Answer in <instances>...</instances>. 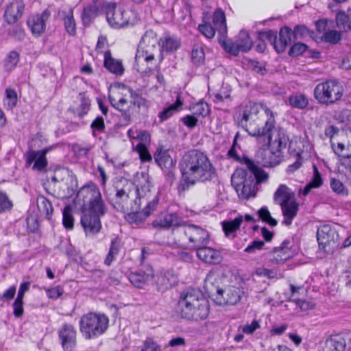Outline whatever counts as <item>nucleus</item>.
<instances>
[{"mask_svg":"<svg viewBox=\"0 0 351 351\" xmlns=\"http://www.w3.org/2000/svg\"><path fill=\"white\" fill-rule=\"evenodd\" d=\"M180 169L182 174L180 186L184 191L197 182L206 183L217 178V170L208 156L197 149H191L184 154Z\"/></svg>","mask_w":351,"mask_h":351,"instance_id":"f257e3e1","label":"nucleus"},{"mask_svg":"<svg viewBox=\"0 0 351 351\" xmlns=\"http://www.w3.org/2000/svg\"><path fill=\"white\" fill-rule=\"evenodd\" d=\"M209 311L208 301L199 289L189 288L180 293L176 312L182 319L200 322L208 317Z\"/></svg>","mask_w":351,"mask_h":351,"instance_id":"f03ea898","label":"nucleus"},{"mask_svg":"<svg viewBox=\"0 0 351 351\" xmlns=\"http://www.w3.org/2000/svg\"><path fill=\"white\" fill-rule=\"evenodd\" d=\"M247 170L238 169L232 176L231 183L240 197L247 199L256 195L257 184L267 181L268 174L251 159L246 160Z\"/></svg>","mask_w":351,"mask_h":351,"instance_id":"7ed1b4c3","label":"nucleus"},{"mask_svg":"<svg viewBox=\"0 0 351 351\" xmlns=\"http://www.w3.org/2000/svg\"><path fill=\"white\" fill-rule=\"evenodd\" d=\"M265 111L267 119L264 126L256 128L253 132H249V135L258 138H266L265 145L269 148L271 153L279 157L291 141L284 128L275 126L276 121L273 112L268 108H266Z\"/></svg>","mask_w":351,"mask_h":351,"instance_id":"20e7f679","label":"nucleus"},{"mask_svg":"<svg viewBox=\"0 0 351 351\" xmlns=\"http://www.w3.org/2000/svg\"><path fill=\"white\" fill-rule=\"evenodd\" d=\"M130 100L123 97L116 98L109 95L108 99L111 106L120 112V117L124 125L130 124L134 120L140 119L141 111L147 110L149 101L140 94L138 90L128 88Z\"/></svg>","mask_w":351,"mask_h":351,"instance_id":"39448f33","label":"nucleus"},{"mask_svg":"<svg viewBox=\"0 0 351 351\" xmlns=\"http://www.w3.org/2000/svg\"><path fill=\"white\" fill-rule=\"evenodd\" d=\"M113 188L115 193L112 198V205L117 211L125 213L129 209L128 202L131 199H134L130 209L141 208V192L139 187H136L134 182L124 178H116Z\"/></svg>","mask_w":351,"mask_h":351,"instance_id":"423d86ee","label":"nucleus"},{"mask_svg":"<svg viewBox=\"0 0 351 351\" xmlns=\"http://www.w3.org/2000/svg\"><path fill=\"white\" fill-rule=\"evenodd\" d=\"M109 319L104 313H88L79 322L80 331L86 340L96 339L106 332Z\"/></svg>","mask_w":351,"mask_h":351,"instance_id":"0eeeda50","label":"nucleus"},{"mask_svg":"<svg viewBox=\"0 0 351 351\" xmlns=\"http://www.w3.org/2000/svg\"><path fill=\"white\" fill-rule=\"evenodd\" d=\"M343 94V86L335 80L319 83L313 90V96L318 104L327 106L337 103L341 99Z\"/></svg>","mask_w":351,"mask_h":351,"instance_id":"6e6552de","label":"nucleus"},{"mask_svg":"<svg viewBox=\"0 0 351 351\" xmlns=\"http://www.w3.org/2000/svg\"><path fill=\"white\" fill-rule=\"evenodd\" d=\"M101 8L106 14L108 24L114 29L125 27L129 24V18L126 16L125 10L117 8L115 3L104 1Z\"/></svg>","mask_w":351,"mask_h":351,"instance_id":"1a4fd4ad","label":"nucleus"},{"mask_svg":"<svg viewBox=\"0 0 351 351\" xmlns=\"http://www.w3.org/2000/svg\"><path fill=\"white\" fill-rule=\"evenodd\" d=\"M317 240L321 250L330 253L339 245V236L334 227L324 224L317 229Z\"/></svg>","mask_w":351,"mask_h":351,"instance_id":"9d476101","label":"nucleus"},{"mask_svg":"<svg viewBox=\"0 0 351 351\" xmlns=\"http://www.w3.org/2000/svg\"><path fill=\"white\" fill-rule=\"evenodd\" d=\"M253 43L249 34L245 30L240 31L234 43L232 41L223 42V49L233 56H237L239 51L247 52L252 47Z\"/></svg>","mask_w":351,"mask_h":351,"instance_id":"9b49d317","label":"nucleus"},{"mask_svg":"<svg viewBox=\"0 0 351 351\" xmlns=\"http://www.w3.org/2000/svg\"><path fill=\"white\" fill-rule=\"evenodd\" d=\"M58 338L64 351H74L77 345V330L71 324H64L59 328Z\"/></svg>","mask_w":351,"mask_h":351,"instance_id":"f8f14e48","label":"nucleus"},{"mask_svg":"<svg viewBox=\"0 0 351 351\" xmlns=\"http://www.w3.org/2000/svg\"><path fill=\"white\" fill-rule=\"evenodd\" d=\"M156 163L163 170L169 179H174V169L176 161H174L169 153L168 149H164L159 147L154 154Z\"/></svg>","mask_w":351,"mask_h":351,"instance_id":"ddd939ff","label":"nucleus"},{"mask_svg":"<svg viewBox=\"0 0 351 351\" xmlns=\"http://www.w3.org/2000/svg\"><path fill=\"white\" fill-rule=\"evenodd\" d=\"M51 150V147H45L41 150H29L25 154L26 166H30L33 162L32 169L40 172L45 171L48 165L46 158L47 154Z\"/></svg>","mask_w":351,"mask_h":351,"instance_id":"4468645a","label":"nucleus"},{"mask_svg":"<svg viewBox=\"0 0 351 351\" xmlns=\"http://www.w3.org/2000/svg\"><path fill=\"white\" fill-rule=\"evenodd\" d=\"M183 232L194 247L197 248L206 244L208 241V232L200 226L193 224L185 226Z\"/></svg>","mask_w":351,"mask_h":351,"instance_id":"2eb2a0df","label":"nucleus"},{"mask_svg":"<svg viewBox=\"0 0 351 351\" xmlns=\"http://www.w3.org/2000/svg\"><path fill=\"white\" fill-rule=\"evenodd\" d=\"M154 60V54L149 52L147 49H145L141 46H138L134 64V68L141 73H148L151 72L152 69L149 64H152Z\"/></svg>","mask_w":351,"mask_h":351,"instance_id":"dca6fc26","label":"nucleus"},{"mask_svg":"<svg viewBox=\"0 0 351 351\" xmlns=\"http://www.w3.org/2000/svg\"><path fill=\"white\" fill-rule=\"evenodd\" d=\"M156 291L164 293L177 282V277L172 271H160L152 278Z\"/></svg>","mask_w":351,"mask_h":351,"instance_id":"f3484780","label":"nucleus"},{"mask_svg":"<svg viewBox=\"0 0 351 351\" xmlns=\"http://www.w3.org/2000/svg\"><path fill=\"white\" fill-rule=\"evenodd\" d=\"M158 204V198L155 197L151 202L147 203L145 208L139 211V209L132 210V211L128 213L125 216V219L130 223L138 224L145 220L151 213L156 210Z\"/></svg>","mask_w":351,"mask_h":351,"instance_id":"a211bd4d","label":"nucleus"},{"mask_svg":"<svg viewBox=\"0 0 351 351\" xmlns=\"http://www.w3.org/2000/svg\"><path fill=\"white\" fill-rule=\"evenodd\" d=\"M101 217L88 213H82L80 223L86 237H93L97 234L102 228Z\"/></svg>","mask_w":351,"mask_h":351,"instance_id":"6ab92c4d","label":"nucleus"},{"mask_svg":"<svg viewBox=\"0 0 351 351\" xmlns=\"http://www.w3.org/2000/svg\"><path fill=\"white\" fill-rule=\"evenodd\" d=\"M50 16L49 10H45L40 14L31 16L28 18L27 24L33 35L39 36L45 32L46 21Z\"/></svg>","mask_w":351,"mask_h":351,"instance_id":"aec40b11","label":"nucleus"},{"mask_svg":"<svg viewBox=\"0 0 351 351\" xmlns=\"http://www.w3.org/2000/svg\"><path fill=\"white\" fill-rule=\"evenodd\" d=\"M241 298V291L235 287H229L221 290L218 297L215 298V303L217 305H234Z\"/></svg>","mask_w":351,"mask_h":351,"instance_id":"412c9836","label":"nucleus"},{"mask_svg":"<svg viewBox=\"0 0 351 351\" xmlns=\"http://www.w3.org/2000/svg\"><path fill=\"white\" fill-rule=\"evenodd\" d=\"M152 277H154V269L152 267L147 266L145 269H140L130 273L128 280L135 287L143 289Z\"/></svg>","mask_w":351,"mask_h":351,"instance_id":"4be33fe9","label":"nucleus"},{"mask_svg":"<svg viewBox=\"0 0 351 351\" xmlns=\"http://www.w3.org/2000/svg\"><path fill=\"white\" fill-rule=\"evenodd\" d=\"M82 213L90 214L92 215H97L103 217L107 213V206L102 199L101 194L96 196L93 200L88 204H82Z\"/></svg>","mask_w":351,"mask_h":351,"instance_id":"5701e85b","label":"nucleus"},{"mask_svg":"<svg viewBox=\"0 0 351 351\" xmlns=\"http://www.w3.org/2000/svg\"><path fill=\"white\" fill-rule=\"evenodd\" d=\"M290 243V240L285 239L280 246L274 247L270 254L271 261L279 264L283 263L291 258L293 256V252L289 246Z\"/></svg>","mask_w":351,"mask_h":351,"instance_id":"b1692460","label":"nucleus"},{"mask_svg":"<svg viewBox=\"0 0 351 351\" xmlns=\"http://www.w3.org/2000/svg\"><path fill=\"white\" fill-rule=\"evenodd\" d=\"M185 223L182 218L176 213H166L162 218L156 219L152 222L154 228H162L169 229L171 227H179L184 226Z\"/></svg>","mask_w":351,"mask_h":351,"instance_id":"393cba45","label":"nucleus"},{"mask_svg":"<svg viewBox=\"0 0 351 351\" xmlns=\"http://www.w3.org/2000/svg\"><path fill=\"white\" fill-rule=\"evenodd\" d=\"M100 193V190L97 185L90 182L80 189L77 193L76 198L79 202H82V204H85L93 200Z\"/></svg>","mask_w":351,"mask_h":351,"instance_id":"a878e982","label":"nucleus"},{"mask_svg":"<svg viewBox=\"0 0 351 351\" xmlns=\"http://www.w3.org/2000/svg\"><path fill=\"white\" fill-rule=\"evenodd\" d=\"M197 256L203 262L208 264H218L222 260L221 252L209 247L197 248Z\"/></svg>","mask_w":351,"mask_h":351,"instance_id":"bb28decb","label":"nucleus"},{"mask_svg":"<svg viewBox=\"0 0 351 351\" xmlns=\"http://www.w3.org/2000/svg\"><path fill=\"white\" fill-rule=\"evenodd\" d=\"M25 9V5L21 1L10 3L4 13V19L9 25H13L21 18Z\"/></svg>","mask_w":351,"mask_h":351,"instance_id":"cd10ccee","label":"nucleus"},{"mask_svg":"<svg viewBox=\"0 0 351 351\" xmlns=\"http://www.w3.org/2000/svg\"><path fill=\"white\" fill-rule=\"evenodd\" d=\"M204 287L208 297L214 302H215V298L218 297L222 290V288L220 287V279L217 278L213 272H209L207 274L204 280Z\"/></svg>","mask_w":351,"mask_h":351,"instance_id":"c85d7f7f","label":"nucleus"},{"mask_svg":"<svg viewBox=\"0 0 351 351\" xmlns=\"http://www.w3.org/2000/svg\"><path fill=\"white\" fill-rule=\"evenodd\" d=\"M292 40H293L292 29L288 26L282 27L279 32L278 40H276L274 49L278 53L284 52Z\"/></svg>","mask_w":351,"mask_h":351,"instance_id":"c756f323","label":"nucleus"},{"mask_svg":"<svg viewBox=\"0 0 351 351\" xmlns=\"http://www.w3.org/2000/svg\"><path fill=\"white\" fill-rule=\"evenodd\" d=\"M280 206L284 216V220L282 223L289 226L292 223L293 219L297 215L299 204L295 199H293L287 203L281 204Z\"/></svg>","mask_w":351,"mask_h":351,"instance_id":"7c9ffc66","label":"nucleus"},{"mask_svg":"<svg viewBox=\"0 0 351 351\" xmlns=\"http://www.w3.org/2000/svg\"><path fill=\"white\" fill-rule=\"evenodd\" d=\"M104 65L108 71L116 75H121L124 72L121 61L113 58L110 51H106L104 53Z\"/></svg>","mask_w":351,"mask_h":351,"instance_id":"2f4dec72","label":"nucleus"},{"mask_svg":"<svg viewBox=\"0 0 351 351\" xmlns=\"http://www.w3.org/2000/svg\"><path fill=\"white\" fill-rule=\"evenodd\" d=\"M60 16L64 21V26L66 32L70 36H75L76 34V23L73 17V9L71 7L60 12Z\"/></svg>","mask_w":351,"mask_h":351,"instance_id":"473e14b6","label":"nucleus"},{"mask_svg":"<svg viewBox=\"0 0 351 351\" xmlns=\"http://www.w3.org/2000/svg\"><path fill=\"white\" fill-rule=\"evenodd\" d=\"M99 5H89L84 8L82 14V23L85 26H88L93 22V21L101 13L104 12Z\"/></svg>","mask_w":351,"mask_h":351,"instance_id":"72a5a7b5","label":"nucleus"},{"mask_svg":"<svg viewBox=\"0 0 351 351\" xmlns=\"http://www.w3.org/2000/svg\"><path fill=\"white\" fill-rule=\"evenodd\" d=\"M294 193L285 184H280L274 195V201L281 204H285L293 200Z\"/></svg>","mask_w":351,"mask_h":351,"instance_id":"f704fd0d","label":"nucleus"},{"mask_svg":"<svg viewBox=\"0 0 351 351\" xmlns=\"http://www.w3.org/2000/svg\"><path fill=\"white\" fill-rule=\"evenodd\" d=\"M183 105V102L180 97L178 95L175 103L171 104L167 108H165L160 112L158 113V118L160 123H162L170 119L176 112H177Z\"/></svg>","mask_w":351,"mask_h":351,"instance_id":"c9c22d12","label":"nucleus"},{"mask_svg":"<svg viewBox=\"0 0 351 351\" xmlns=\"http://www.w3.org/2000/svg\"><path fill=\"white\" fill-rule=\"evenodd\" d=\"M326 346L328 351H345L346 342L340 335H335L326 339Z\"/></svg>","mask_w":351,"mask_h":351,"instance_id":"e433bc0d","label":"nucleus"},{"mask_svg":"<svg viewBox=\"0 0 351 351\" xmlns=\"http://www.w3.org/2000/svg\"><path fill=\"white\" fill-rule=\"evenodd\" d=\"M254 114H252L250 109L246 108L243 110L238 111L234 115V120L237 125L243 128L246 132L249 133L250 132L247 129V122L252 119ZM252 130V132H253Z\"/></svg>","mask_w":351,"mask_h":351,"instance_id":"4c0bfd02","label":"nucleus"},{"mask_svg":"<svg viewBox=\"0 0 351 351\" xmlns=\"http://www.w3.org/2000/svg\"><path fill=\"white\" fill-rule=\"evenodd\" d=\"M159 45L162 51L171 53L177 51L180 47V43L176 38L165 35L160 39Z\"/></svg>","mask_w":351,"mask_h":351,"instance_id":"58836bf2","label":"nucleus"},{"mask_svg":"<svg viewBox=\"0 0 351 351\" xmlns=\"http://www.w3.org/2000/svg\"><path fill=\"white\" fill-rule=\"evenodd\" d=\"M243 217L241 215L237 217L234 220L222 222L223 230L227 237H234V233L239 228Z\"/></svg>","mask_w":351,"mask_h":351,"instance_id":"ea45409f","label":"nucleus"},{"mask_svg":"<svg viewBox=\"0 0 351 351\" xmlns=\"http://www.w3.org/2000/svg\"><path fill=\"white\" fill-rule=\"evenodd\" d=\"M335 21L337 27L341 32H348L351 30V18L345 11H339L336 14Z\"/></svg>","mask_w":351,"mask_h":351,"instance_id":"a19ab883","label":"nucleus"},{"mask_svg":"<svg viewBox=\"0 0 351 351\" xmlns=\"http://www.w3.org/2000/svg\"><path fill=\"white\" fill-rule=\"evenodd\" d=\"M213 22L216 29L221 35L227 33V27L226 23V16L224 12L221 8H217L213 17Z\"/></svg>","mask_w":351,"mask_h":351,"instance_id":"79ce46f5","label":"nucleus"},{"mask_svg":"<svg viewBox=\"0 0 351 351\" xmlns=\"http://www.w3.org/2000/svg\"><path fill=\"white\" fill-rule=\"evenodd\" d=\"M191 60L192 64L197 67L202 66L204 64L205 52L202 45H193L191 51Z\"/></svg>","mask_w":351,"mask_h":351,"instance_id":"37998d69","label":"nucleus"},{"mask_svg":"<svg viewBox=\"0 0 351 351\" xmlns=\"http://www.w3.org/2000/svg\"><path fill=\"white\" fill-rule=\"evenodd\" d=\"M239 132H237L233 140L232 147L228 152V156L229 158L232 159L237 162L245 164L246 165V160L250 159L246 156H240L237 152V148L240 149V146L237 144V141L239 138Z\"/></svg>","mask_w":351,"mask_h":351,"instance_id":"c03bdc74","label":"nucleus"},{"mask_svg":"<svg viewBox=\"0 0 351 351\" xmlns=\"http://www.w3.org/2000/svg\"><path fill=\"white\" fill-rule=\"evenodd\" d=\"M121 247V241L118 237L113 238L111 240L110 249L106 258L104 261L105 265L110 266L114 258L120 252Z\"/></svg>","mask_w":351,"mask_h":351,"instance_id":"a18cd8bd","label":"nucleus"},{"mask_svg":"<svg viewBox=\"0 0 351 351\" xmlns=\"http://www.w3.org/2000/svg\"><path fill=\"white\" fill-rule=\"evenodd\" d=\"M308 97L302 93L293 94L289 97V104L295 108L304 109L308 105Z\"/></svg>","mask_w":351,"mask_h":351,"instance_id":"49530a36","label":"nucleus"},{"mask_svg":"<svg viewBox=\"0 0 351 351\" xmlns=\"http://www.w3.org/2000/svg\"><path fill=\"white\" fill-rule=\"evenodd\" d=\"M321 40L331 45L338 44L342 39V32L339 30L328 29L320 38Z\"/></svg>","mask_w":351,"mask_h":351,"instance_id":"de8ad7c7","label":"nucleus"},{"mask_svg":"<svg viewBox=\"0 0 351 351\" xmlns=\"http://www.w3.org/2000/svg\"><path fill=\"white\" fill-rule=\"evenodd\" d=\"M18 97L16 91L12 88L5 89V98L3 99V104L7 110H12L17 104Z\"/></svg>","mask_w":351,"mask_h":351,"instance_id":"09e8293b","label":"nucleus"},{"mask_svg":"<svg viewBox=\"0 0 351 351\" xmlns=\"http://www.w3.org/2000/svg\"><path fill=\"white\" fill-rule=\"evenodd\" d=\"M37 204L40 211L45 213L47 218L49 219L53 211L51 202L44 195H40L37 197Z\"/></svg>","mask_w":351,"mask_h":351,"instance_id":"8fccbe9b","label":"nucleus"},{"mask_svg":"<svg viewBox=\"0 0 351 351\" xmlns=\"http://www.w3.org/2000/svg\"><path fill=\"white\" fill-rule=\"evenodd\" d=\"M292 32L293 34V40H295L298 38L303 39L306 36L313 37V35L314 34V32L309 29L304 25H295L293 30H292Z\"/></svg>","mask_w":351,"mask_h":351,"instance_id":"3c124183","label":"nucleus"},{"mask_svg":"<svg viewBox=\"0 0 351 351\" xmlns=\"http://www.w3.org/2000/svg\"><path fill=\"white\" fill-rule=\"evenodd\" d=\"M138 183L136 185V187H139V191L141 192V199L143 197L147 192L150 191L151 184L149 182V175L146 173H142L141 178H138Z\"/></svg>","mask_w":351,"mask_h":351,"instance_id":"603ef678","label":"nucleus"},{"mask_svg":"<svg viewBox=\"0 0 351 351\" xmlns=\"http://www.w3.org/2000/svg\"><path fill=\"white\" fill-rule=\"evenodd\" d=\"M19 53L16 51H11L6 57L4 62V68L7 71H12L19 61Z\"/></svg>","mask_w":351,"mask_h":351,"instance_id":"864d4df0","label":"nucleus"},{"mask_svg":"<svg viewBox=\"0 0 351 351\" xmlns=\"http://www.w3.org/2000/svg\"><path fill=\"white\" fill-rule=\"evenodd\" d=\"M62 224L67 230H72L74 225V218L72 215V208L67 205L64 208L62 213Z\"/></svg>","mask_w":351,"mask_h":351,"instance_id":"5fc2aeb1","label":"nucleus"},{"mask_svg":"<svg viewBox=\"0 0 351 351\" xmlns=\"http://www.w3.org/2000/svg\"><path fill=\"white\" fill-rule=\"evenodd\" d=\"M278 38L277 32L276 31L269 29L260 31L258 33V39L259 41H268L274 47L276 40Z\"/></svg>","mask_w":351,"mask_h":351,"instance_id":"6e6d98bb","label":"nucleus"},{"mask_svg":"<svg viewBox=\"0 0 351 351\" xmlns=\"http://www.w3.org/2000/svg\"><path fill=\"white\" fill-rule=\"evenodd\" d=\"M90 101L88 98L83 97L81 99L80 106L73 110L75 117L82 118L90 110Z\"/></svg>","mask_w":351,"mask_h":351,"instance_id":"4d7b16f0","label":"nucleus"},{"mask_svg":"<svg viewBox=\"0 0 351 351\" xmlns=\"http://www.w3.org/2000/svg\"><path fill=\"white\" fill-rule=\"evenodd\" d=\"M258 219L269 226L274 227L277 226V220L271 216V214L266 206H263L258 210Z\"/></svg>","mask_w":351,"mask_h":351,"instance_id":"13d9d810","label":"nucleus"},{"mask_svg":"<svg viewBox=\"0 0 351 351\" xmlns=\"http://www.w3.org/2000/svg\"><path fill=\"white\" fill-rule=\"evenodd\" d=\"M90 128L92 130V134L93 136L96 137L97 134H101L104 132L106 129V125L104 123V119L101 116H97L91 123Z\"/></svg>","mask_w":351,"mask_h":351,"instance_id":"bf43d9fd","label":"nucleus"},{"mask_svg":"<svg viewBox=\"0 0 351 351\" xmlns=\"http://www.w3.org/2000/svg\"><path fill=\"white\" fill-rule=\"evenodd\" d=\"M330 185L332 191L336 194L341 196H347L348 195V190L339 180L331 178Z\"/></svg>","mask_w":351,"mask_h":351,"instance_id":"052dcab7","label":"nucleus"},{"mask_svg":"<svg viewBox=\"0 0 351 351\" xmlns=\"http://www.w3.org/2000/svg\"><path fill=\"white\" fill-rule=\"evenodd\" d=\"M13 203L9 198L7 193L4 191H0V214L6 213L12 210Z\"/></svg>","mask_w":351,"mask_h":351,"instance_id":"680f3d73","label":"nucleus"},{"mask_svg":"<svg viewBox=\"0 0 351 351\" xmlns=\"http://www.w3.org/2000/svg\"><path fill=\"white\" fill-rule=\"evenodd\" d=\"M265 244V241L261 240H254L252 243H250L245 249L244 252L254 254L257 252L263 250L264 249Z\"/></svg>","mask_w":351,"mask_h":351,"instance_id":"e2e57ef3","label":"nucleus"},{"mask_svg":"<svg viewBox=\"0 0 351 351\" xmlns=\"http://www.w3.org/2000/svg\"><path fill=\"white\" fill-rule=\"evenodd\" d=\"M194 114L206 117L209 113V106L206 102L199 101L194 104L191 108Z\"/></svg>","mask_w":351,"mask_h":351,"instance_id":"0e129e2a","label":"nucleus"},{"mask_svg":"<svg viewBox=\"0 0 351 351\" xmlns=\"http://www.w3.org/2000/svg\"><path fill=\"white\" fill-rule=\"evenodd\" d=\"M308 49V46L302 43L298 42L294 43L289 49V56L291 57H297L302 55Z\"/></svg>","mask_w":351,"mask_h":351,"instance_id":"69168bd1","label":"nucleus"},{"mask_svg":"<svg viewBox=\"0 0 351 351\" xmlns=\"http://www.w3.org/2000/svg\"><path fill=\"white\" fill-rule=\"evenodd\" d=\"M8 34L15 40L21 41L25 38V33L20 25H16L10 27L8 30Z\"/></svg>","mask_w":351,"mask_h":351,"instance_id":"338daca9","label":"nucleus"},{"mask_svg":"<svg viewBox=\"0 0 351 351\" xmlns=\"http://www.w3.org/2000/svg\"><path fill=\"white\" fill-rule=\"evenodd\" d=\"M136 151L138 153L140 158L143 162L152 161V156L144 143H138L136 146Z\"/></svg>","mask_w":351,"mask_h":351,"instance_id":"774afa93","label":"nucleus"}]
</instances>
